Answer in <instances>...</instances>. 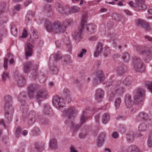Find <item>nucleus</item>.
<instances>
[{"mask_svg": "<svg viewBox=\"0 0 152 152\" xmlns=\"http://www.w3.org/2000/svg\"><path fill=\"white\" fill-rule=\"evenodd\" d=\"M52 102L53 105L57 109L61 110L64 114L66 115L68 118V121L70 122V126L72 127L75 130H78L81 125L84 123L87 120L88 117L85 116L86 112L83 111L80 119V124L75 125L74 122L71 121L73 119L76 115V112L74 107H70L67 110L64 105L63 99L58 96H54Z\"/></svg>", "mask_w": 152, "mask_h": 152, "instance_id": "1", "label": "nucleus"}, {"mask_svg": "<svg viewBox=\"0 0 152 152\" xmlns=\"http://www.w3.org/2000/svg\"><path fill=\"white\" fill-rule=\"evenodd\" d=\"M45 26L46 30L50 32H53L59 34L63 33L65 31V27L61 26V23L58 22H55L53 24L49 22H47Z\"/></svg>", "mask_w": 152, "mask_h": 152, "instance_id": "2", "label": "nucleus"}, {"mask_svg": "<svg viewBox=\"0 0 152 152\" xmlns=\"http://www.w3.org/2000/svg\"><path fill=\"white\" fill-rule=\"evenodd\" d=\"M134 49L139 53L143 55L145 61L148 62L152 57V52L148 48H144L141 46L136 45L134 46Z\"/></svg>", "mask_w": 152, "mask_h": 152, "instance_id": "3", "label": "nucleus"}, {"mask_svg": "<svg viewBox=\"0 0 152 152\" xmlns=\"http://www.w3.org/2000/svg\"><path fill=\"white\" fill-rule=\"evenodd\" d=\"M5 102L4 108L5 111V115L6 118H7L8 122L11 121L12 120V116H7L9 115V113H12L13 111V109L11 104V98L9 96H5L4 98Z\"/></svg>", "mask_w": 152, "mask_h": 152, "instance_id": "4", "label": "nucleus"}, {"mask_svg": "<svg viewBox=\"0 0 152 152\" xmlns=\"http://www.w3.org/2000/svg\"><path fill=\"white\" fill-rule=\"evenodd\" d=\"M87 16L86 15H83L81 23V26L83 30H85L86 28L87 32L89 34H91L94 32L96 28V26L94 24H91L87 25L86 23H87Z\"/></svg>", "mask_w": 152, "mask_h": 152, "instance_id": "5", "label": "nucleus"}, {"mask_svg": "<svg viewBox=\"0 0 152 152\" xmlns=\"http://www.w3.org/2000/svg\"><path fill=\"white\" fill-rule=\"evenodd\" d=\"M124 88L121 86L119 84H117L113 87L112 89V93L110 94L109 100V101H111L114 99L115 97L114 93L115 94H118L119 96L121 95L124 93Z\"/></svg>", "mask_w": 152, "mask_h": 152, "instance_id": "6", "label": "nucleus"}, {"mask_svg": "<svg viewBox=\"0 0 152 152\" xmlns=\"http://www.w3.org/2000/svg\"><path fill=\"white\" fill-rule=\"evenodd\" d=\"M133 61L134 68L135 70L138 72H143L145 67L140 59L137 57H135L133 59Z\"/></svg>", "mask_w": 152, "mask_h": 152, "instance_id": "7", "label": "nucleus"}, {"mask_svg": "<svg viewBox=\"0 0 152 152\" xmlns=\"http://www.w3.org/2000/svg\"><path fill=\"white\" fill-rule=\"evenodd\" d=\"M145 91L142 88H138L136 93L134 96V99L135 102L139 103L144 99Z\"/></svg>", "mask_w": 152, "mask_h": 152, "instance_id": "8", "label": "nucleus"}, {"mask_svg": "<svg viewBox=\"0 0 152 152\" xmlns=\"http://www.w3.org/2000/svg\"><path fill=\"white\" fill-rule=\"evenodd\" d=\"M136 23L138 26L143 28L146 31H150L152 30L148 23L142 19H137L136 20Z\"/></svg>", "mask_w": 152, "mask_h": 152, "instance_id": "9", "label": "nucleus"}, {"mask_svg": "<svg viewBox=\"0 0 152 152\" xmlns=\"http://www.w3.org/2000/svg\"><path fill=\"white\" fill-rule=\"evenodd\" d=\"M48 96V92L45 89H42L39 91L37 93V102L39 104L41 102V100L38 99L39 98H46Z\"/></svg>", "mask_w": 152, "mask_h": 152, "instance_id": "10", "label": "nucleus"}, {"mask_svg": "<svg viewBox=\"0 0 152 152\" xmlns=\"http://www.w3.org/2000/svg\"><path fill=\"white\" fill-rule=\"evenodd\" d=\"M34 46L29 42L27 43L25 48V52L26 56V58L28 59V57L31 56L32 55L33 53L32 49Z\"/></svg>", "mask_w": 152, "mask_h": 152, "instance_id": "11", "label": "nucleus"}, {"mask_svg": "<svg viewBox=\"0 0 152 152\" xmlns=\"http://www.w3.org/2000/svg\"><path fill=\"white\" fill-rule=\"evenodd\" d=\"M104 95V91L101 89H98L96 91L95 95V99L98 102L101 101Z\"/></svg>", "mask_w": 152, "mask_h": 152, "instance_id": "12", "label": "nucleus"}, {"mask_svg": "<svg viewBox=\"0 0 152 152\" xmlns=\"http://www.w3.org/2000/svg\"><path fill=\"white\" fill-rule=\"evenodd\" d=\"M135 6L140 10H144L146 8V6L145 4V1L144 0H135Z\"/></svg>", "mask_w": 152, "mask_h": 152, "instance_id": "13", "label": "nucleus"}, {"mask_svg": "<svg viewBox=\"0 0 152 152\" xmlns=\"http://www.w3.org/2000/svg\"><path fill=\"white\" fill-rule=\"evenodd\" d=\"M124 101L125 105L127 108L131 107L132 105L131 96L130 94H126L124 98Z\"/></svg>", "mask_w": 152, "mask_h": 152, "instance_id": "14", "label": "nucleus"}, {"mask_svg": "<svg viewBox=\"0 0 152 152\" xmlns=\"http://www.w3.org/2000/svg\"><path fill=\"white\" fill-rule=\"evenodd\" d=\"M105 137V134L104 133H101L99 136L97 140L96 145L98 147L102 146Z\"/></svg>", "mask_w": 152, "mask_h": 152, "instance_id": "15", "label": "nucleus"}, {"mask_svg": "<svg viewBox=\"0 0 152 152\" xmlns=\"http://www.w3.org/2000/svg\"><path fill=\"white\" fill-rule=\"evenodd\" d=\"M149 116L148 114L144 112H142L140 113L137 117L138 120H145L147 121L148 119Z\"/></svg>", "mask_w": 152, "mask_h": 152, "instance_id": "16", "label": "nucleus"}, {"mask_svg": "<svg viewBox=\"0 0 152 152\" xmlns=\"http://www.w3.org/2000/svg\"><path fill=\"white\" fill-rule=\"evenodd\" d=\"M35 89L34 85L32 84L30 85L28 88V97L31 98L34 97Z\"/></svg>", "mask_w": 152, "mask_h": 152, "instance_id": "17", "label": "nucleus"}, {"mask_svg": "<svg viewBox=\"0 0 152 152\" xmlns=\"http://www.w3.org/2000/svg\"><path fill=\"white\" fill-rule=\"evenodd\" d=\"M83 32V30L81 27L79 30L75 33L74 35V38L77 41H80L82 38V33Z\"/></svg>", "mask_w": 152, "mask_h": 152, "instance_id": "18", "label": "nucleus"}, {"mask_svg": "<svg viewBox=\"0 0 152 152\" xmlns=\"http://www.w3.org/2000/svg\"><path fill=\"white\" fill-rule=\"evenodd\" d=\"M103 49V46L101 43H98L96 46V49L95 52L94 56L95 57H97L101 52Z\"/></svg>", "mask_w": 152, "mask_h": 152, "instance_id": "19", "label": "nucleus"}, {"mask_svg": "<svg viewBox=\"0 0 152 152\" xmlns=\"http://www.w3.org/2000/svg\"><path fill=\"white\" fill-rule=\"evenodd\" d=\"M49 147L52 149H56L58 148L56 140L54 138L51 140L49 143Z\"/></svg>", "mask_w": 152, "mask_h": 152, "instance_id": "20", "label": "nucleus"}, {"mask_svg": "<svg viewBox=\"0 0 152 152\" xmlns=\"http://www.w3.org/2000/svg\"><path fill=\"white\" fill-rule=\"evenodd\" d=\"M104 80V77L103 74V72L102 71H98L96 76V78H94V80L98 81V80L101 83Z\"/></svg>", "mask_w": 152, "mask_h": 152, "instance_id": "21", "label": "nucleus"}, {"mask_svg": "<svg viewBox=\"0 0 152 152\" xmlns=\"http://www.w3.org/2000/svg\"><path fill=\"white\" fill-rule=\"evenodd\" d=\"M34 12L30 10L28 11L25 19L26 22H28L29 21L31 20L33 17H34Z\"/></svg>", "mask_w": 152, "mask_h": 152, "instance_id": "22", "label": "nucleus"}, {"mask_svg": "<svg viewBox=\"0 0 152 152\" xmlns=\"http://www.w3.org/2000/svg\"><path fill=\"white\" fill-rule=\"evenodd\" d=\"M32 65V62L29 61L26 63L24 65L23 70L24 73L27 74H28L30 71V67Z\"/></svg>", "mask_w": 152, "mask_h": 152, "instance_id": "23", "label": "nucleus"}, {"mask_svg": "<svg viewBox=\"0 0 152 152\" xmlns=\"http://www.w3.org/2000/svg\"><path fill=\"white\" fill-rule=\"evenodd\" d=\"M110 116L107 113L104 114L102 116V121L104 124H106L109 121Z\"/></svg>", "mask_w": 152, "mask_h": 152, "instance_id": "24", "label": "nucleus"}, {"mask_svg": "<svg viewBox=\"0 0 152 152\" xmlns=\"http://www.w3.org/2000/svg\"><path fill=\"white\" fill-rule=\"evenodd\" d=\"M128 152H140L138 148L133 145H131L127 148Z\"/></svg>", "mask_w": 152, "mask_h": 152, "instance_id": "25", "label": "nucleus"}, {"mask_svg": "<svg viewBox=\"0 0 152 152\" xmlns=\"http://www.w3.org/2000/svg\"><path fill=\"white\" fill-rule=\"evenodd\" d=\"M123 85L126 87L129 86L132 83L131 79L130 77L125 78L123 81Z\"/></svg>", "mask_w": 152, "mask_h": 152, "instance_id": "26", "label": "nucleus"}, {"mask_svg": "<svg viewBox=\"0 0 152 152\" xmlns=\"http://www.w3.org/2000/svg\"><path fill=\"white\" fill-rule=\"evenodd\" d=\"M148 129V126L145 123L140 124L139 126L138 129L140 132H143L145 131Z\"/></svg>", "mask_w": 152, "mask_h": 152, "instance_id": "27", "label": "nucleus"}, {"mask_svg": "<svg viewBox=\"0 0 152 152\" xmlns=\"http://www.w3.org/2000/svg\"><path fill=\"white\" fill-rule=\"evenodd\" d=\"M52 112V109L48 104H46L44 105L43 113L45 114L49 115Z\"/></svg>", "mask_w": 152, "mask_h": 152, "instance_id": "28", "label": "nucleus"}, {"mask_svg": "<svg viewBox=\"0 0 152 152\" xmlns=\"http://www.w3.org/2000/svg\"><path fill=\"white\" fill-rule=\"evenodd\" d=\"M80 11V8L77 6H74L71 7L69 9V12L70 13H76Z\"/></svg>", "mask_w": 152, "mask_h": 152, "instance_id": "29", "label": "nucleus"}, {"mask_svg": "<svg viewBox=\"0 0 152 152\" xmlns=\"http://www.w3.org/2000/svg\"><path fill=\"white\" fill-rule=\"evenodd\" d=\"M63 95L65 99L66 100H69L70 99L69 98V91L68 89H64L63 91Z\"/></svg>", "mask_w": 152, "mask_h": 152, "instance_id": "30", "label": "nucleus"}, {"mask_svg": "<svg viewBox=\"0 0 152 152\" xmlns=\"http://www.w3.org/2000/svg\"><path fill=\"white\" fill-rule=\"evenodd\" d=\"M116 71L117 73L120 75H123L125 72V70L122 66H118L117 67Z\"/></svg>", "mask_w": 152, "mask_h": 152, "instance_id": "31", "label": "nucleus"}, {"mask_svg": "<svg viewBox=\"0 0 152 152\" xmlns=\"http://www.w3.org/2000/svg\"><path fill=\"white\" fill-rule=\"evenodd\" d=\"M72 20L71 19H67L63 23H61V26H64L65 28V30L66 29V27L67 25H71L72 24Z\"/></svg>", "mask_w": 152, "mask_h": 152, "instance_id": "32", "label": "nucleus"}, {"mask_svg": "<svg viewBox=\"0 0 152 152\" xmlns=\"http://www.w3.org/2000/svg\"><path fill=\"white\" fill-rule=\"evenodd\" d=\"M121 102V99L119 97H118L115 99L114 104L116 109H119Z\"/></svg>", "mask_w": 152, "mask_h": 152, "instance_id": "33", "label": "nucleus"}, {"mask_svg": "<svg viewBox=\"0 0 152 152\" xmlns=\"http://www.w3.org/2000/svg\"><path fill=\"white\" fill-rule=\"evenodd\" d=\"M25 98V93L23 92H21L18 97V99L20 102H24Z\"/></svg>", "mask_w": 152, "mask_h": 152, "instance_id": "34", "label": "nucleus"}, {"mask_svg": "<svg viewBox=\"0 0 152 152\" xmlns=\"http://www.w3.org/2000/svg\"><path fill=\"white\" fill-rule=\"evenodd\" d=\"M58 11L60 13L63 14L67 13L65 12V10H64L63 6L61 4H59L58 5V7L57 8Z\"/></svg>", "mask_w": 152, "mask_h": 152, "instance_id": "35", "label": "nucleus"}, {"mask_svg": "<svg viewBox=\"0 0 152 152\" xmlns=\"http://www.w3.org/2000/svg\"><path fill=\"white\" fill-rule=\"evenodd\" d=\"M62 56L60 52L58 51L54 54V58L56 61H58L61 59Z\"/></svg>", "mask_w": 152, "mask_h": 152, "instance_id": "36", "label": "nucleus"}, {"mask_svg": "<svg viewBox=\"0 0 152 152\" xmlns=\"http://www.w3.org/2000/svg\"><path fill=\"white\" fill-rule=\"evenodd\" d=\"M64 61L66 64H69L71 62L70 56L69 55H66L64 56Z\"/></svg>", "mask_w": 152, "mask_h": 152, "instance_id": "37", "label": "nucleus"}, {"mask_svg": "<svg viewBox=\"0 0 152 152\" xmlns=\"http://www.w3.org/2000/svg\"><path fill=\"white\" fill-rule=\"evenodd\" d=\"M127 139L128 142L129 143L133 141L134 139V134L131 133L130 135H128L127 136Z\"/></svg>", "mask_w": 152, "mask_h": 152, "instance_id": "38", "label": "nucleus"}, {"mask_svg": "<svg viewBox=\"0 0 152 152\" xmlns=\"http://www.w3.org/2000/svg\"><path fill=\"white\" fill-rule=\"evenodd\" d=\"M145 85L150 92L152 93V82L148 81L146 82Z\"/></svg>", "mask_w": 152, "mask_h": 152, "instance_id": "39", "label": "nucleus"}, {"mask_svg": "<svg viewBox=\"0 0 152 152\" xmlns=\"http://www.w3.org/2000/svg\"><path fill=\"white\" fill-rule=\"evenodd\" d=\"M122 58L125 61L127 62L129 59V55L127 53H124L123 54Z\"/></svg>", "mask_w": 152, "mask_h": 152, "instance_id": "40", "label": "nucleus"}, {"mask_svg": "<svg viewBox=\"0 0 152 152\" xmlns=\"http://www.w3.org/2000/svg\"><path fill=\"white\" fill-rule=\"evenodd\" d=\"M11 32L12 34L14 36L17 35L18 33L17 30L14 26H11Z\"/></svg>", "mask_w": 152, "mask_h": 152, "instance_id": "41", "label": "nucleus"}, {"mask_svg": "<svg viewBox=\"0 0 152 152\" xmlns=\"http://www.w3.org/2000/svg\"><path fill=\"white\" fill-rule=\"evenodd\" d=\"M35 147L37 149L38 151L41 152L44 149V146L42 147L40 146L39 145L38 143H35Z\"/></svg>", "mask_w": 152, "mask_h": 152, "instance_id": "42", "label": "nucleus"}, {"mask_svg": "<svg viewBox=\"0 0 152 152\" xmlns=\"http://www.w3.org/2000/svg\"><path fill=\"white\" fill-rule=\"evenodd\" d=\"M9 74L7 72H3L2 74V77L3 81H5L9 77Z\"/></svg>", "mask_w": 152, "mask_h": 152, "instance_id": "43", "label": "nucleus"}, {"mask_svg": "<svg viewBox=\"0 0 152 152\" xmlns=\"http://www.w3.org/2000/svg\"><path fill=\"white\" fill-rule=\"evenodd\" d=\"M8 61V59L7 58H4V67L5 70H7L8 68L7 63Z\"/></svg>", "mask_w": 152, "mask_h": 152, "instance_id": "44", "label": "nucleus"}, {"mask_svg": "<svg viewBox=\"0 0 152 152\" xmlns=\"http://www.w3.org/2000/svg\"><path fill=\"white\" fill-rule=\"evenodd\" d=\"M21 129L20 127H18L16 129L15 132V136L16 137H18L21 131Z\"/></svg>", "mask_w": 152, "mask_h": 152, "instance_id": "45", "label": "nucleus"}, {"mask_svg": "<svg viewBox=\"0 0 152 152\" xmlns=\"http://www.w3.org/2000/svg\"><path fill=\"white\" fill-rule=\"evenodd\" d=\"M113 17L115 20L118 21H120L121 16L120 15L118 14H115L113 15Z\"/></svg>", "mask_w": 152, "mask_h": 152, "instance_id": "46", "label": "nucleus"}, {"mask_svg": "<svg viewBox=\"0 0 152 152\" xmlns=\"http://www.w3.org/2000/svg\"><path fill=\"white\" fill-rule=\"evenodd\" d=\"M110 50L108 48L105 49L104 50V56L105 57H107L110 55Z\"/></svg>", "mask_w": 152, "mask_h": 152, "instance_id": "47", "label": "nucleus"}, {"mask_svg": "<svg viewBox=\"0 0 152 152\" xmlns=\"http://www.w3.org/2000/svg\"><path fill=\"white\" fill-rule=\"evenodd\" d=\"M86 50L84 49H82L80 53L78 55V57L80 58H82L83 55L85 54L86 53Z\"/></svg>", "mask_w": 152, "mask_h": 152, "instance_id": "48", "label": "nucleus"}, {"mask_svg": "<svg viewBox=\"0 0 152 152\" xmlns=\"http://www.w3.org/2000/svg\"><path fill=\"white\" fill-rule=\"evenodd\" d=\"M37 33V32L35 29L33 30V37L34 39H37L38 37Z\"/></svg>", "mask_w": 152, "mask_h": 152, "instance_id": "49", "label": "nucleus"}, {"mask_svg": "<svg viewBox=\"0 0 152 152\" xmlns=\"http://www.w3.org/2000/svg\"><path fill=\"white\" fill-rule=\"evenodd\" d=\"M98 38V37L96 35H94L91 37L89 38V39L91 41H95L97 40Z\"/></svg>", "mask_w": 152, "mask_h": 152, "instance_id": "50", "label": "nucleus"}, {"mask_svg": "<svg viewBox=\"0 0 152 152\" xmlns=\"http://www.w3.org/2000/svg\"><path fill=\"white\" fill-rule=\"evenodd\" d=\"M20 108L22 109L23 113H26L27 112L28 110V107L27 106H21L20 107Z\"/></svg>", "mask_w": 152, "mask_h": 152, "instance_id": "51", "label": "nucleus"}, {"mask_svg": "<svg viewBox=\"0 0 152 152\" xmlns=\"http://www.w3.org/2000/svg\"><path fill=\"white\" fill-rule=\"evenodd\" d=\"M147 144L149 147H152V140L151 138H149L148 140Z\"/></svg>", "mask_w": 152, "mask_h": 152, "instance_id": "52", "label": "nucleus"}, {"mask_svg": "<svg viewBox=\"0 0 152 152\" xmlns=\"http://www.w3.org/2000/svg\"><path fill=\"white\" fill-rule=\"evenodd\" d=\"M44 9L45 10L49 11L51 9V7L50 4H47L45 6Z\"/></svg>", "mask_w": 152, "mask_h": 152, "instance_id": "53", "label": "nucleus"}, {"mask_svg": "<svg viewBox=\"0 0 152 152\" xmlns=\"http://www.w3.org/2000/svg\"><path fill=\"white\" fill-rule=\"evenodd\" d=\"M108 37L110 38L113 41H114L117 37V36L115 34H113L109 35L108 36Z\"/></svg>", "mask_w": 152, "mask_h": 152, "instance_id": "54", "label": "nucleus"}, {"mask_svg": "<svg viewBox=\"0 0 152 152\" xmlns=\"http://www.w3.org/2000/svg\"><path fill=\"white\" fill-rule=\"evenodd\" d=\"M32 3L31 0H26L24 3V5L25 7L27 6L29 4Z\"/></svg>", "mask_w": 152, "mask_h": 152, "instance_id": "55", "label": "nucleus"}, {"mask_svg": "<svg viewBox=\"0 0 152 152\" xmlns=\"http://www.w3.org/2000/svg\"><path fill=\"white\" fill-rule=\"evenodd\" d=\"M100 115L99 114L96 115L95 117V119L96 122L98 123L99 122Z\"/></svg>", "mask_w": 152, "mask_h": 152, "instance_id": "56", "label": "nucleus"}, {"mask_svg": "<svg viewBox=\"0 0 152 152\" xmlns=\"http://www.w3.org/2000/svg\"><path fill=\"white\" fill-rule=\"evenodd\" d=\"M18 84L20 86H22L25 83V80L22 79V81H21L20 80H19L18 81Z\"/></svg>", "mask_w": 152, "mask_h": 152, "instance_id": "57", "label": "nucleus"}, {"mask_svg": "<svg viewBox=\"0 0 152 152\" xmlns=\"http://www.w3.org/2000/svg\"><path fill=\"white\" fill-rule=\"evenodd\" d=\"M124 12L127 15H132V12L128 10H124Z\"/></svg>", "mask_w": 152, "mask_h": 152, "instance_id": "58", "label": "nucleus"}, {"mask_svg": "<svg viewBox=\"0 0 152 152\" xmlns=\"http://www.w3.org/2000/svg\"><path fill=\"white\" fill-rule=\"evenodd\" d=\"M27 35V32L25 29H24L23 31L22 35L21 37L22 38H25L26 37Z\"/></svg>", "mask_w": 152, "mask_h": 152, "instance_id": "59", "label": "nucleus"}, {"mask_svg": "<svg viewBox=\"0 0 152 152\" xmlns=\"http://www.w3.org/2000/svg\"><path fill=\"white\" fill-rule=\"evenodd\" d=\"M118 134L116 132H114L112 134V137L114 138H116L118 137Z\"/></svg>", "mask_w": 152, "mask_h": 152, "instance_id": "60", "label": "nucleus"}, {"mask_svg": "<svg viewBox=\"0 0 152 152\" xmlns=\"http://www.w3.org/2000/svg\"><path fill=\"white\" fill-rule=\"evenodd\" d=\"M70 152H78V151L75 149L74 146H72L70 148Z\"/></svg>", "mask_w": 152, "mask_h": 152, "instance_id": "61", "label": "nucleus"}, {"mask_svg": "<svg viewBox=\"0 0 152 152\" xmlns=\"http://www.w3.org/2000/svg\"><path fill=\"white\" fill-rule=\"evenodd\" d=\"M129 5L130 6L132 7H136L135 6V3H134V2L133 1H130L129 3Z\"/></svg>", "mask_w": 152, "mask_h": 152, "instance_id": "62", "label": "nucleus"}, {"mask_svg": "<svg viewBox=\"0 0 152 152\" xmlns=\"http://www.w3.org/2000/svg\"><path fill=\"white\" fill-rule=\"evenodd\" d=\"M86 135L85 134L82 133H80L79 134V137L81 139L84 138L85 137Z\"/></svg>", "mask_w": 152, "mask_h": 152, "instance_id": "63", "label": "nucleus"}, {"mask_svg": "<svg viewBox=\"0 0 152 152\" xmlns=\"http://www.w3.org/2000/svg\"><path fill=\"white\" fill-rule=\"evenodd\" d=\"M20 9V5L19 4L18 5L15 7L14 10H15L18 11Z\"/></svg>", "mask_w": 152, "mask_h": 152, "instance_id": "64", "label": "nucleus"}]
</instances>
